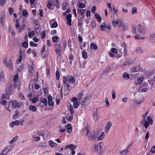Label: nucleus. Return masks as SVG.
Returning <instances> with one entry per match:
<instances>
[{
	"instance_id": "29",
	"label": "nucleus",
	"mask_w": 155,
	"mask_h": 155,
	"mask_svg": "<svg viewBox=\"0 0 155 155\" xmlns=\"http://www.w3.org/2000/svg\"><path fill=\"white\" fill-rule=\"evenodd\" d=\"M32 137L33 138V140L34 141H38L40 139V138L39 137H36L34 135H33L32 136Z\"/></svg>"
},
{
	"instance_id": "21",
	"label": "nucleus",
	"mask_w": 155,
	"mask_h": 155,
	"mask_svg": "<svg viewBox=\"0 0 155 155\" xmlns=\"http://www.w3.org/2000/svg\"><path fill=\"white\" fill-rule=\"evenodd\" d=\"M105 136L104 133L103 132H102L101 135L98 137V140L99 141L102 140Z\"/></svg>"
},
{
	"instance_id": "11",
	"label": "nucleus",
	"mask_w": 155,
	"mask_h": 155,
	"mask_svg": "<svg viewBox=\"0 0 155 155\" xmlns=\"http://www.w3.org/2000/svg\"><path fill=\"white\" fill-rule=\"evenodd\" d=\"M53 2V1H51V0H49V1H48V4L47 5V7L50 10L53 9L54 7V5L52 4V3Z\"/></svg>"
},
{
	"instance_id": "42",
	"label": "nucleus",
	"mask_w": 155,
	"mask_h": 155,
	"mask_svg": "<svg viewBox=\"0 0 155 155\" xmlns=\"http://www.w3.org/2000/svg\"><path fill=\"white\" fill-rule=\"evenodd\" d=\"M28 15V12L25 9L23 10L22 12V15L25 17H27Z\"/></svg>"
},
{
	"instance_id": "25",
	"label": "nucleus",
	"mask_w": 155,
	"mask_h": 155,
	"mask_svg": "<svg viewBox=\"0 0 155 155\" xmlns=\"http://www.w3.org/2000/svg\"><path fill=\"white\" fill-rule=\"evenodd\" d=\"M4 75L2 72H0V82H3L4 80Z\"/></svg>"
},
{
	"instance_id": "50",
	"label": "nucleus",
	"mask_w": 155,
	"mask_h": 155,
	"mask_svg": "<svg viewBox=\"0 0 155 155\" xmlns=\"http://www.w3.org/2000/svg\"><path fill=\"white\" fill-rule=\"evenodd\" d=\"M7 0H0V5L3 6Z\"/></svg>"
},
{
	"instance_id": "41",
	"label": "nucleus",
	"mask_w": 155,
	"mask_h": 155,
	"mask_svg": "<svg viewBox=\"0 0 155 155\" xmlns=\"http://www.w3.org/2000/svg\"><path fill=\"white\" fill-rule=\"evenodd\" d=\"M30 45L31 46L34 47H36L38 46V44L36 43H34L33 41H30Z\"/></svg>"
},
{
	"instance_id": "57",
	"label": "nucleus",
	"mask_w": 155,
	"mask_h": 155,
	"mask_svg": "<svg viewBox=\"0 0 155 155\" xmlns=\"http://www.w3.org/2000/svg\"><path fill=\"white\" fill-rule=\"evenodd\" d=\"M132 28H133L132 32H133V33H134V34H136L137 33V31H136L137 28H136V27L134 26H133Z\"/></svg>"
},
{
	"instance_id": "39",
	"label": "nucleus",
	"mask_w": 155,
	"mask_h": 155,
	"mask_svg": "<svg viewBox=\"0 0 155 155\" xmlns=\"http://www.w3.org/2000/svg\"><path fill=\"white\" fill-rule=\"evenodd\" d=\"M84 94V93L83 91L81 92L78 93V97L81 99L82 98Z\"/></svg>"
},
{
	"instance_id": "9",
	"label": "nucleus",
	"mask_w": 155,
	"mask_h": 155,
	"mask_svg": "<svg viewBox=\"0 0 155 155\" xmlns=\"http://www.w3.org/2000/svg\"><path fill=\"white\" fill-rule=\"evenodd\" d=\"M119 25L120 26V25H122V22L119 19H117V20L115 21L113 20L112 21V25L114 27H115L118 25L119 23Z\"/></svg>"
},
{
	"instance_id": "24",
	"label": "nucleus",
	"mask_w": 155,
	"mask_h": 155,
	"mask_svg": "<svg viewBox=\"0 0 155 155\" xmlns=\"http://www.w3.org/2000/svg\"><path fill=\"white\" fill-rule=\"evenodd\" d=\"M138 33L139 34H143L145 32V30L141 28H138Z\"/></svg>"
},
{
	"instance_id": "48",
	"label": "nucleus",
	"mask_w": 155,
	"mask_h": 155,
	"mask_svg": "<svg viewBox=\"0 0 155 155\" xmlns=\"http://www.w3.org/2000/svg\"><path fill=\"white\" fill-rule=\"evenodd\" d=\"M80 103L78 102H76L75 103H73V105H74V107L75 108H77L79 105Z\"/></svg>"
},
{
	"instance_id": "30",
	"label": "nucleus",
	"mask_w": 155,
	"mask_h": 155,
	"mask_svg": "<svg viewBox=\"0 0 155 155\" xmlns=\"http://www.w3.org/2000/svg\"><path fill=\"white\" fill-rule=\"evenodd\" d=\"M82 57L84 59H86L87 57V53L86 51H82Z\"/></svg>"
},
{
	"instance_id": "3",
	"label": "nucleus",
	"mask_w": 155,
	"mask_h": 155,
	"mask_svg": "<svg viewBox=\"0 0 155 155\" xmlns=\"http://www.w3.org/2000/svg\"><path fill=\"white\" fill-rule=\"evenodd\" d=\"M4 64H6V67L10 70H13V67L12 66V60H10L7 62V59H5L4 61Z\"/></svg>"
},
{
	"instance_id": "2",
	"label": "nucleus",
	"mask_w": 155,
	"mask_h": 155,
	"mask_svg": "<svg viewBox=\"0 0 155 155\" xmlns=\"http://www.w3.org/2000/svg\"><path fill=\"white\" fill-rule=\"evenodd\" d=\"M87 133L88 136V139L90 141L94 140L97 138V135H96V133L94 132L92 133H91L89 132V129L88 127H86Z\"/></svg>"
},
{
	"instance_id": "55",
	"label": "nucleus",
	"mask_w": 155,
	"mask_h": 155,
	"mask_svg": "<svg viewBox=\"0 0 155 155\" xmlns=\"http://www.w3.org/2000/svg\"><path fill=\"white\" fill-rule=\"evenodd\" d=\"M96 6H94L92 7V8H91V11L92 13L93 14H94L95 11H96Z\"/></svg>"
},
{
	"instance_id": "46",
	"label": "nucleus",
	"mask_w": 155,
	"mask_h": 155,
	"mask_svg": "<svg viewBox=\"0 0 155 155\" xmlns=\"http://www.w3.org/2000/svg\"><path fill=\"white\" fill-rule=\"evenodd\" d=\"M8 10L10 15H12L14 13L13 9L12 7H10L9 8Z\"/></svg>"
},
{
	"instance_id": "63",
	"label": "nucleus",
	"mask_w": 155,
	"mask_h": 155,
	"mask_svg": "<svg viewBox=\"0 0 155 155\" xmlns=\"http://www.w3.org/2000/svg\"><path fill=\"white\" fill-rule=\"evenodd\" d=\"M1 104L2 105H6L7 104V102L5 100H2L0 101Z\"/></svg>"
},
{
	"instance_id": "51",
	"label": "nucleus",
	"mask_w": 155,
	"mask_h": 155,
	"mask_svg": "<svg viewBox=\"0 0 155 155\" xmlns=\"http://www.w3.org/2000/svg\"><path fill=\"white\" fill-rule=\"evenodd\" d=\"M41 37L42 38H45L46 36V33L45 31H43L41 32Z\"/></svg>"
},
{
	"instance_id": "40",
	"label": "nucleus",
	"mask_w": 155,
	"mask_h": 155,
	"mask_svg": "<svg viewBox=\"0 0 155 155\" xmlns=\"http://www.w3.org/2000/svg\"><path fill=\"white\" fill-rule=\"evenodd\" d=\"M147 120L149 122L150 124L152 125L153 124V121L151 117L150 116H148L147 117Z\"/></svg>"
},
{
	"instance_id": "60",
	"label": "nucleus",
	"mask_w": 155,
	"mask_h": 155,
	"mask_svg": "<svg viewBox=\"0 0 155 155\" xmlns=\"http://www.w3.org/2000/svg\"><path fill=\"white\" fill-rule=\"evenodd\" d=\"M58 26V24L56 22H54L51 25V27L52 28H56Z\"/></svg>"
},
{
	"instance_id": "45",
	"label": "nucleus",
	"mask_w": 155,
	"mask_h": 155,
	"mask_svg": "<svg viewBox=\"0 0 155 155\" xmlns=\"http://www.w3.org/2000/svg\"><path fill=\"white\" fill-rule=\"evenodd\" d=\"M28 43L27 42L25 41L22 43V46L24 48H27L28 47Z\"/></svg>"
},
{
	"instance_id": "13",
	"label": "nucleus",
	"mask_w": 155,
	"mask_h": 155,
	"mask_svg": "<svg viewBox=\"0 0 155 155\" xmlns=\"http://www.w3.org/2000/svg\"><path fill=\"white\" fill-rule=\"evenodd\" d=\"M145 118H143V120L141 121V123L143 124L144 123V125L146 128H147L149 125V122L148 121H146Z\"/></svg>"
},
{
	"instance_id": "4",
	"label": "nucleus",
	"mask_w": 155,
	"mask_h": 155,
	"mask_svg": "<svg viewBox=\"0 0 155 155\" xmlns=\"http://www.w3.org/2000/svg\"><path fill=\"white\" fill-rule=\"evenodd\" d=\"M12 102V108L15 109L17 107L19 108L22 104L21 102H19L16 100L11 101Z\"/></svg>"
},
{
	"instance_id": "43",
	"label": "nucleus",
	"mask_w": 155,
	"mask_h": 155,
	"mask_svg": "<svg viewBox=\"0 0 155 155\" xmlns=\"http://www.w3.org/2000/svg\"><path fill=\"white\" fill-rule=\"evenodd\" d=\"M150 39L151 40H153L155 39V33L151 34L150 36Z\"/></svg>"
},
{
	"instance_id": "23",
	"label": "nucleus",
	"mask_w": 155,
	"mask_h": 155,
	"mask_svg": "<svg viewBox=\"0 0 155 155\" xmlns=\"http://www.w3.org/2000/svg\"><path fill=\"white\" fill-rule=\"evenodd\" d=\"M19 111L18 110H16L15 112V114L13 116L12 118L14 119H15L17 118L18 117V115H19Z\"/></svg>"
},
{
	"instance_id": "37",
	"label": "nucleus",
	"mask_w": 155,
	"mask_h": 155,
	"mask_svg": "<svg viewBox=\"0 0 155 155\" xmlns=\"http://www.w3.org/2000/svg\"><path fill=\"white\" fill-rule=\"evenodd\" d=\"M136 51L137 53L138 54H140L142 53V50L140 48L138 47L136 49Z\"/></svg>"
},
{
	"instance_id": "64",
	"label": "nucleus",
	"mask_w": 155,
	"mask_h": 155,
	"mask_svg": "<svg viewBox=\"0 0 155 155\" xmlns=\"http://www.w3.org/2000/svg\"><path fill=\"white\" fill-rule=\"evenodd\" d=\"M71 14H69L67 15L66 19L67 20H71Z\"/></svg>"
},
{
	"instance_id": "62",
	"label": "nucleus",
	"mask_w": 155,
	"mask_h": 155,
	"mask_svg": "<svg viewBox=\"0 0 155 155\" xmlns=\"http://www.w3.org/2000/svg\"><path fill=\"white\" fill-rule=\"evenodd\" d=\"M138 71L136 69V68L135 67H133L132 68L131 72L133 73V72H137Z\"/></svg>"
},
{
	"instance_id": "36",
	"label": "nucleus",
	"mask_w": 155,
	"mask_h": 155,
	"mask_svg": "<svg viewBox=\"0 0 155 155\" xmlns=\"http://www.w3.org/2000/svg\"><path fill=\"white\" fill-rule=\"evenodd\" d=\"M69 146V148L71 150L75 149L77 147L76 146L72 144H70L68 145Z\"/></svg>"
},
{
	"instance_id": "5",
	"label": "nucleus",
	"mask_w": 155,
	"mask_h": 155,
	"mask_svg": "<svg viewBox=\"0 0 155 155\" xmlns=\"http://www.w3.org/2000/svg\"><path fill=\"white\" fill-rule=\"evenodd\" d=\"M91 96L90 95H87L84 98V100L81 103L83 105H86L87 103L89 102L91 99Z\"/></svg>"
},
{
	"instance_id": "19",
	"label": "nucleus",
	"mask_w": 155,
	"mask_h": 155,
	"mask_svg": "<svg viewBox=\"0 0 155 155\" xmlns=\"http://www.w3.org/2000/svg\"><path fill=\"white\" fill-rule=\"evenodd\" d=\"M29 109L30 110L33 112H35L37 110L36 107L34 105H30L29 106Z\"/></svg>"
},
{
	"instance_id": "1",
	"label": "nucleus",
	"mask_w": 155,
	"mask_h": 155,
	"mask_svg": "<svg viewBox=\"0 0 155 155\" xmlns=\"http://www.w3.org/2000/svg\"><path fill=\"white\" fill-rule=\"evenodd\" d=\"M63 81L64 84L67 87L66 89H64V94L68 95L69 92V87L71 86V83L74 84L75 82L74 78L71 75L68 77L64 76Z\"/></svg>"
},
{
	"instance_id": "18",
	"label": "nucleus",
	"mask_w": 155,
	"mask_h": 155,
	"mask_svg": "<svg viewBox=\"0 0 155 155\" xmlns=\"http://www.w3.org/2000/svg\"><path fill=\"white\" fill-rule=\"evenodd\" d=\"M69 105H70V107H69V110L71 112V115H73L74 113V110L73 109V107L70 103L69 102H68V106H69Z\"/></svg>"
},
{
	"instance_id": "26",
	"label": "nucleus",
	"mask_w": 155,
	"mask_h": 155,
	"mask_svg": "<svg viewBox=\"0 0 155 155\" xmlns=\"http://www.w3.org/2000/svg\"><path fill=\"white\" fill-rule=\"evenodd\" d=\"M54 46L55 49H57L61 50V48L60 44H54Z\"/></svg>"
},
{
	"instance_id": "44",
	"label": "nucleus",
	"mask_w": 155,
	"mask_h": 155,
	"mask_svg": "<svg viewBox=\"0 0 155 155\" xmlns=\"http://www.w3.org/2000/svg\"><path fill=\"white\" fill-rule=\"evenodd\" d=\"M58 39V37L56 35H54L52 37V40L53 42H56Z\"/></svg>"
},
{
	"instance_id": "33",
	"label": "nucleus",
	"mask_w": 155,
	"mask_h": 155,
	"mask_svg": "<svg viewBox=\"0 0 155 155\" xmlns=\"http://www.w3.org/2000/svg\"><path fill=\"white\" fill-rule=\"evenodd\" d=\"M129 151L127 150L121 151L120 152V153L122 155H127Z\"/></svg>"
},
{
	"instance_id": "52",
	"label": "nucleus",
	"mask_w": 155,
	"mask_h": 155,
	"mask_svg": "<svg viewBox=\"0 0 155 155\" xmlns=\"http://www.w3.org/2000/svg\"><path fill=\"white\" fill-rule=\"evenodd\" d=\"M34 23L35 24V27H38L39 26V23L38 22V21L37 20L34 19Z\"/></svg>"
},
{
	"instance_id": "49",
	"label": "nucleus",
	"mask_w": 155,
	"mask_h": 155,
	"mask_svg": "<svg viewBox=\"0 0 155 155\" xmlns=\"http://www.w3.org/2000/svg\"><path fill=\"white\" fill-rule=\"evenodd\" d=\"M143 101V100L141 101L140 100H136L134 101V103L137 104H140L141 102H142Z\"/></svg>"
},
{
	"instance_id": "20",
	"label": "nucleus",
	"mask_w": 155,
	"mask_h": 155,
	"mask_svg": "<svg viewBox=\"0 0 155 155\" xmlns=\"http://www.w3.org/2000/svg\"><path fill=\"white\" fill-rule=\"evenodd\" d=\"M90 47L91 49L95 51L97 50V45L94 43H92L91 44Z\"/></svg>"
},
{
	"instance_id": "28",
	"label": "nucleus",
	"mask_w": 155,
	"mask_h": 155,
	"mask_svg": "<svg viewBox=\"0 0 155 155\" xmlns=\"http://www.w3.org/2000/svg\"><path fill=\"white\" fill-rule=\"evenodd\" d=\"M100 29L102 31H104L105 30V23H102V24L100 26Z\"/></svg>"
},
{
	"instance_id": "58",
	"label": "nucleus",
	"mask_w": 155,
	"mask_h": 155,
	"mask_svg": "<svg viewBox=\"0 0 155 155\" xmlns=\"http://www.w3.org/2000/svg\"><path fill=\"white\" fill-rule=\"evenodd\" d=\"M112 98L114 99H115L116 98V96L115 94V92L114 90H113L112 91Z\"/></svg>"
},
{
	"instance_id": "7",
	"label": "nucleus",
	"mask_w": 155,
	"mask_h": 155,
	"mask_svg": "<svg viewBox=\"0 0 155 155\" xmlns=\"http://www.w3.org/2000/svg\"><path fill=\"white\" fill-rule=\"evenodd\" d=\"M92 115L94 117V120L95 121L97 120L98 117L97 109H93L92 112Z\"/></svg>"
},
{
	"instance_id": "6",
	"label": "nucleus",
	"mask_w": 155,
	"mask_h": 155,
	"mask_svg": "<svg viewBox=\"0 0 155 155\" xmlns=\"http://www.w3.org/2000/svg\"><path fill=\"white\" fill-rule=\"evenodd\" d=\"M12 85L11 84L9 87H6L5 91V94L8 96L12 94Z\"/></svg>"
},
{
	"instance_id": "38",
	"label": "nucleus",
	"mask_w": 155,
	"mask_h": 155,
	"mask_svg": "<svg viewBox=\"0 0 155 155\" xmlns=\"http://www.w3.org/2000/svg\"><path fill=\"white\" fill-rule=\"evenodd\" d=\"M112 126V124L111 122H108L107 123V125L106 126L105 128H106V129H110V128Z\"/></svg>"
},
{
	"instance_id": "56",
	"label": "nucleus",
	"mask_w": 155,
	"mask_h": 155,
	"mask_svg": "<svg viewBox=\"0 0 155 155\" xmlns=\"http://www.w3.org/2000/svg\"><path fill=\"white\" fill-rule=\"evenodd\" d=\"M34 34L35 31H32L28 32V36L29 37H30L34 35Z\"/></svg>"
},
{
	"instance_id": "17",
	"label": "nucleus",
	"mask_w": 155,
	"mask_h": 155,
	"mask_svg": "<svg viewBox=\"0 0 155 155\" xmlns=\"http://www.w3.org/2000/svg\"><path fill=\"white\" fill-rule=\"evenodd\" d=\"M66 129L69 133H71L72 131V128L70 124H68L66 126Z\"/></svg>"
},
{
	"instance_id": "31",
	"label": "nucleus",
	"mask_w": 155,
	"mask_h": 155,
	"mask_svg": "<svg viewBox=\"0 0 155 155\" xmlns=\"http://www.w3.org/2000/svg\"><path fill=\"white\" fill-rule=\"evenodd\" d=\"M1 16H2V18H1V20L0 21V22H1L2 25H3L4 23V20H5V15L4 14H3V15H1Z\"/></svg>"
},
{
	"instance_id": "12",
	"label": "nucleus",
	"mask_w": 155,
	"mask_h": 155,
	"mask_svg": "<svg viewBox=\"0 0 155 155\" xmlns=\"http://www.w3.org/2000/svg\"><path fill=\"white\" fill-rule=\"evenodd\" d=\"M29 69L31 72H32L35 68V67L32 62H30V64L28 65Z\"/></svg>"
},
{
	"instance_id": "61",
	"label": "nucleus",
	"mask_w": 155,
	"mask_h": 155,
	"mask_svg": "<svg viewBox=\"0 0 155 155\" xmlns=\"http://www.w3.org/2000/svg\"><path fill=\"white\" fill-rule=\"evenodd\" d=\"M13 122H14L15 125L16 126L19 125L20 123V122L18 120H16L13 121Z\"/></svg>"
},
{
	"instance_id": "53",
	"label": "nucleus",
	"mask_w": 155,
	"mask_h": 155,
	"mask_svg": "<svg viewBox=\"0 0 155 155\" xmlns=\"http://www.w3.org/2000/svg\"><path fill=\"white\" fill-rule=\"evenodd\" d=\"M1 98L2 99H8L9 98V97L8 96H7V97L5 94H2V96Z\"/></svg>"
},
{
	"instance_id": "54",
	"label": "nucleus",
	"mask_w": 155,
	"mask_h": 155,
	"mask_svg": "<svg viewBox=\"0 0 155 155\" xmlns=\"http://www.w3.org/2000/svg\"><path fill=\"white\" fill-rule=\"evenodd\" d=\"M59 72L58 71H57L56 72V79L57 80H58L59 79Z\"/></svg>"
},
{
	"instance_id": "15",
	"label": "nucleus",
	"mask_w": 155,
	"mask_h": 155,
	"mask_svg": "<svg viewBox=\"0 0 155 155\" xmlns=\"http://www.w3.org/2000/svg\"><path fill=\"white\" fill-rule=\"evenodd\" d=\"M113 68V66H109V67L108 68H107L103 72V74H107L108 72L111 70Z\"/></svg>"
},
{
	"instance_id": "47",
	"label": "nucleus",
	"mask_w": 155,
	"mask_h": 155,
	"mask_svg": "<svg viewBox=\"0 0 155 155\" xmlns=\"http://www.w3.org/2000/svg\"><path fill=\"white\" fill-rule=\"evenodd\" d=\"M110 51L113 53H117V50L115 48H112L110 49Z\"/></svg>"
},
{
	"instance_id": "34",
	"label": "nucleus",
	"mask_w": 155,
	"mask_h": 155,
	"mask_svg": "<svg viewBox=\"0 0 155 155\" xmlns=\"http://www.w3.org/2000/svg\"><path fill=\"white\" fill-rule=\"evenodd\" d=\"M135 38L136 39H137L138 40H141V39H145V38L143 37H140L138 35H136L135 36Z\"/></svg>"
},
{
	"instance_id": "10",
	"label": "nucleus",
	"mask_w": 155,
	"mask_h": 155,
	"mask_svg": "<svg viewBox=\"0 0 155 155\" xmlns=\"http://www.w3.org/2000/svg\"><path fill=\"white\" fill-rule=\"evenodd\" d=\"M86 11V9L78 8L77 9L78 14H80L82 17H84Z\"/></svg>"
},
{
	"instance_id": "35",
	"label": "nucleus",
	"mask_w": 155,
	"mask_h": 155,
	"mask_svg": "<svg viewBox=\"0 0 155 155\" xmlns=\"http://www.w3.org/2000/svg\"><path fill=\"white\" fill-rule=\"evenodd\" d=\"M79 8H82L85 7L84 4L82 3H79L78 5Z\"/></svg>"
},
{
	"instance_id": "8",
	"label": "nucleus",
	"mask_w": 155,
	"mask_h": 155,
	"mask_svg": "<svg viewBox=\"0 0 155 155\" xmlns=\"http://www.w3.org/2000/svg\"><path fill=\"white\" fill-rule=\"evenodd\" d=\"M12 149L11 146H7V147L2 150V152L4 154V155H6L7 152Z\"/></svg>"
},
{
	"instance_id": "27",
	"label": "nucleus",
	"mask_w": 155,
	"mask_h": 155,
	"mask_svg": "<svg viewBox=\"0 0 155 155\" xmlns=\"http://www.w3.org/2000/svg\"><path fill=\"white\" fill-rule=\"evenodd\" d=\"M83 19V18L82 19H79L78 20V27H81L83 25V23L82 22V20Z\"/></svg>"
},
{
	"instance_id": "16",
	"label": "nucleus",
	"mask_w": 155,
	"mask_h": 155,
	"mask_svg": "<svg viewBox=\"0 0 155 155\" xmlns=\"http://www.w3.org/2000/svg\"><path fill=\"white\" fill-rule=\"evenodd\" d=\"M122 78L125 80H128L129 79V75L128 73H124L122 74Z\"/></svg>"
},
{
	"instance_id": "22",
	"label": "nucleus",
	"mask_w": 155,
	"mask_h": 155,
	"mask_svg": "<svg viewBox=\"0 0 155 155\" xmlns=\"http://www.w3.org/2000/svg\"><path fill=\"white\" fill-rule=\"evenodd\" d=\"M18 137L17 136H16L15 137H13V138L11 140H10L9 141V143L10 144L12 143L13 142L18 140Z\"/></svg>"
},
{
	"instance_id": "14",
	"label": "nucleus",
	"mask_w": 155,
	"mask_h": 155,
	"mask_svg": "<svg viewBox=\"0 0 155 155\" xmlns=\"http://www.w3.org/2000/svg\"><path fill=\"white\" fill-rule=\"evenodd\" d=\"M133 63L132 61L130 60L129 59H127L124 63V65L126 66L127 65L132 64Z\"/></svg>"
},
{
	"instance_id": "32",
	"label": "nucleus",
	"mask_w": 155,
	"mask_h": 155,
	"mask_svg": "<svg viewBox=\"0 0 155 155\" xmlns=\"http://www.w3.org/2000/svg\"><path fill=\"white\" fill-rule=\"evenodd\" d=\"M95 17L96 18H97V19L98 22H99L100 21H101V17L97 13V14H95Z\"/></svg>"
},
{
	"instance_id": "59",
	"label": "nucleus",
	"mask_w": 155,
	"mask_h": 155,
	"mask_svg": "<svg viewBox=\"0 0 155 155\" xmlns=\"http://www.w3.org/2000/svg\"><path fill=\"white\" fill-rule=\"evenodd\" d=\"M136 12H137V9L136 8H133L132 9V14H134Z\"/></svg>"
}]
</instances>
